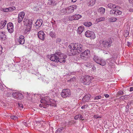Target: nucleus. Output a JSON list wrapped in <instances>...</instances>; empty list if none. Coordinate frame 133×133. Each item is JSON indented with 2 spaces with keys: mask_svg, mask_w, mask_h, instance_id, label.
Here are the masks:
<instances>
[{
  "mask_svg": "<svg viewBox=\"0 0 133 133\" xmlns=\"http://www.w3.org/2000/svg\"><path fill=\"white\" fill-rule=\"evenodd\" d=\"M85 36L88 37H91V39H94L96 37L94 33L91 31L88 30L85 32Z\"/></svg>",
  "mask_w": 133,
  "mask_h": 133,
  "instance_id": "nucleus-13",
  "label": "nucleus"
},
{
  "mask_svg": "<svg viewBox=\"0 0 133 133\" xmlns=\"http://www.w3.org/2000/svg\"><path fill=\"white\" fill-rule=\"evenodd\" d=\"M133 90V87H130V91H132Z\"/></svg>",
  "mask_w": 133,
  "mask_h": 133,
  "instance_id": "nucleus-59",
  "label": "nucleus"
},
{
  "mask_svg": "<svg viewBox=\"0 0 133 133\" xmlns=\"http://www.w3.org/2000/svg\"><path fill=\"white\" fill-rule=\"evenodd\" d=\"M95 0H87V5L88 6H92L95 4Z\"/></svg>",
  "mask_w": 133,
  "mask_h": 133,
  "instance_id": "nucleus-19",
  "label": "nucleus"
},
{
  "mask_svg": "<svg viewBox=\"0 0 133 133\" xmlns=\"http://www.w3.org/2000/svg\"><path fill=\"white\" fill-rule=\"evenodd\" d=\"M84 29V27L82 26L79 27L77 29V32L79 34H81Z\"/></svg>",
  "mask_w": 133,
  "mask_h": 133,
  "instance_id": "nucleus-24",
  "label": "nucleus"
},
{
  "mask_svg": "<svg viewBox=\"0 0 133 133\" xmlns=\"http://www.w3.org/2000/svg\"><path fill=\"white\" fill-rule=\"evenodd\" d=\"M105 19V18L104 17H101L97 19L96 20V21L97 22H98L101 21H104Z\"/></svg>",
  "mask_w": 133,
  "mask_h": 133,
  "instance_id": "nucleus-36",
  "label": "nucleus"
},
{
  "mask_svg": "<svg viewBox=\"0 0 133 133\" xmlns=\"http://www.w3.org/2000/svg\"><path fill=\"white\" fill-rule=\"evenodd\" d=\"M125 96H122V97H121L119 98L120 99H125Z\"/></svg>",
  "mask_w": 133,
  "mask_h": 133,
  "instance_id": "nucleus-55",
  "label": "nucleus"
},
{
  "mask_svg": "<svg viewBox=\"0 0 133 133\" xmlns=\"http://www.w3.org/2000/svg\"><path fill=\"white\" fill-rule=\"evenodd\" d=\"M61 40L60 38H57L56 40V42L57 43H60L61 42Z\"/></svg>",
  "mask_w": 133,
  "mask_h": 133,
  "instance_id": "nucleus-52",
  "label": "nucleus"
},
{
  "mask_svg": "<svg viewBox=\"0 0 133 133\" xmlns=\"http://www.w3.org/2000/svg\"><path fill=\"white\" fill-rule=\"evenodd\" d=\"M71 94V91L68 89H63L61 93V96L63 98H65L70 96Z\"/></svg>",
  "mask_w": 133,
  "mask_h": 133,
  "instance_id": "nucleus-7",
  "label": "nucleus"
},
{
  "mask_svg": "<svg viewBox=\"0 0 133 133\" xmlns=\"http://www.w3.org/2000/svg\"><path fill=\"white\" fill-rule=\"evenodd\" d=\"M3 11L5 12H8L9 11V8L3 9Z\"/></svg>",
  "mask_w": 133,
  "mask_h": 133,
  "instance_id": "nucleus-48",
  "label": "nucleus"
},
{
  "mask_svg": "<svg viewBox=\"0 0 133 133\" xmlns=\"http://www.w3.org/2000/svg\"><path fill=\"white\" fill-rule=\"evenodd\" d=\"M18 92H13L12 94L13 97L15 99H17Z\"/></svg>",
  "mask_w": 133,
  "mask_h": 133,
  "instance_id": "nucleus-33",
  "label": "nucleus"
},
{
  "mask_svg": "<svg viewBox=\"0 0 133 133\" xmlns=\"http://www.w3.org/2000/svg\"><path fill=\"white\" fill-rule=\"evenodd\" d=\"M7 28L8 31L10 33H12L14 31V26L13 24L9 22L7 24Z\"/></svg>",
  "mask_w": 133,
  "mask_h": 133,
  "instance_id": "nucleus-14",
  "label": "nucleus"
},
{
  "mask_svg": "<svg viewBox=\"0 0 133 133\" xmlns=\"http://www.w3.org/2000/svg\"><path fill=\"white\" fill-rule=\"evenodd\" d=\"M94 118H98V116L97 115H94Z\"/></svg>",
  "mask_w": 133,
  "mask_h": 133,
  "instance_id": "nucleus-61",
  "label": "nucleus"
},
{
  "mask_svg": "<svg viewBox=\"0 0 133 133\" xmlns=\"http://www.w3.org/2000/svg\"><path fill=\"white\" fill-rule=\"evenodd\" d=\"M38 36L40 39L43 40L45 39V35L43 31H40L38 32Z\"/></svg>",
  "mask_w": 133,
  "mask_h": 133,
  "instance_id": "nucleus-16",
  "label": "nucleus"
},
{
  "mask_svg": "<svg viewBox=\"0 0 133 133\" xmlns=\"http://www.w3.org/2000/svg\"><path fill=\"white\" fill-rule=\"evenodd\" d=\"M24 36L23 35L19 36V38H18V41L20 44H23L24 43L25 39Z\"/></svg>",
  "mask_w": 133,
  "mask_h": 133,
  "instance_id": "nucleus-17",
  "label": "nucleus"
},
{
  "mask_svg": "<svg viewBox=\"0 0 133 133\" xmlns=\"http://www.w3.org/2000/svg\"><path fill=\"white\" fill-rule=\"evenodd\" d=\"M99 43L100 46H104V41L103 40H100L99 41Z\"/></svg>",
  "mask_w": 133,
  "mask_h": 133,
  "instance_id": "nucleus-40",
  "label": "nucleus"
},
{
  "mask_svg": "<svg viewBox=\"0 0 133 133\" xmlns=\"http://www.w3.org/2000/svg\"><path fill=\"white\" fill-rule=\"evenodd\" d=\"M113 40V38L110 37L108 39L105 40L104 41V46L107 48L110 47L112 43Z\"/></svg>",
  "mask_w": 133,
  "mask_h": 133,
  "instance_id": "nucleus-11",
  "label": "nucleus"
},
{
  "mask_svg": "<svg viewBox=\"0 0 133 133\" xmlns=\"http://www.w3.org/2000/svg\"><path fill=\"white\" fill-rule=\"evenodd\" d=\"M9 70L12 71V72L16 71V70H14V68L13 67H10V68H9Z\"/></svg>",
  "mask_w": 133,
  "mask_h": 133,
  "instance_id": "nucleus-49",
  "label": "nucleus"
},
{
  "mask_svg": "<svg viewBox=\"0 0 133 133\" xmlns=\"http://www.w3.org/2000/svg\"><path fill=\"white\" fill-rule=\"evenodd\" d=\"M104 95L106 98H108L109 96V95L108 94H104Z\"/></svg>",
  "mask_w": 133,
  "mask_h": 133,
  "instance_id": "nucleus-57",
  "label": "nucleus"
},
{
  "mask_svg": "<svg viewBox=\"0 0 133 133\" xmlns=\"http://www.w3.org/2000/svg\"><path fill=\"white\" fill-rule=\"evenodd\" d=\"M48 3L49 5L53 6L56 5V4L55 0H48Z\"/></svg>",
  "mask_w": 133,
  "mask_h": 133,
  "instance_id": "nucleus-23",
  "label": "nucleus"
},
{
  "mask_svg": "<svg viewBox=\"0 0 133 133\" xmlns=\"http://www.w3.org/2000/svg\"><path fill=\"white\" fill-rule=\"evenodd\" d=\"M76 0H72V1L73 2H76Z\"/></svg>",
  "mask_w": 133,
  "mask_h": 133,
  "instance_id": "nucleus-64",
  "label": "nucleus"
},
{
  "mask_svg": "<svg viewBox=\"0 0 133 133\" xmlns=\"http://www.w3.org/2000/svg\"><path fill=\"white\" fill-rule=\"evenodd\" d=\"M6 96L7 97H9L10 96V92H7L6 95Z\"/></svg>",
  "mask_w": 133,
  "mask_h": 133,
  "instance_id": "nucleus-56",
  "label": "nucleus"
},
{
  "mask_svg": "<svg viewBox=\"0 0 133 133\" xmlns=\"http://www.w3.org/2000/svg\"><path fill=\"white\" fill-rule=\"evenodd\" d=\"M77 6L76 5H74L69 6L68 8H66V14H70L73 13L75 9L77 8Z\"/></svg>",
  "mask_w": 133,
  "mask_h": 133,
  "instance_id": "nucleus-9",
  "label": "nucleus"
},
{
  "mask_svg": "<svg viewBox=\"0 0 133 133\" xmlns=\"http://www.w3.org/2000/svg\"><path fill=\"white\" fill-rule=\"evenodd\" d=\"M41 103H42V107L44 108H46L49 105L51 107H57V105L55 104L51 103L50 98L48 97H45L44 99H42L41 101Z\"/></svg>",
  "mask_w": 133,
  "mask_h": 133,
  "instance_id": "nucleus-2",
  "label": "nucleus"
},
{
  "mask_svg": "<svg viewBox=\"0 0 133 133\" xmlns=\"http://www.w3.org/2000/svg\"><path fill=\"white\" fill-rule=\"evenodd\" d=\"M75 123V122L72 120H70V121H69L68 122V123L69 125H72V124L74 123Z\"/></svg>",
  "mask_w": 133,
  "mask_h": 133,
  "instance_id": "nucleus-44",
  "label": "nucleus"
},
{
  "mask_svg": "<svg viewBox=\"0 0 133 133\" xmlns=\"http://www.w3.org/2000/svg\"><path fill=\"white\" fill-rule=\"evenodd\" d=\"M76 78V77H74L69 79V81H73L75 80Z\"/></svg>",
  "mask_w": 133,
  "mask_h": 133,
  "instance_id": "nucleus-47",
  "label": "nucleus"
},
{
  "mask_svg": "<svg viewBox=\"0 0 133 133\" xmlns=\"http://www.w3.org/2000/svg\"><path fill=\"white\" fill-rule=\"evenodd\" d=\"M68 19L70 21L75 20L74 15L72 16H69L68 17Z\"/></svg>",
  "mask_w": 133,
  "mask_h": 133,
  "instance_id": "nucleus-38",
  "label": "nucleus"
},
{
  "mask_svg": "<svg viewBox=\"0 0 133 133\" xmlns=\"http://www.w3.org/2000/svg\"><path fill=\"white\" fill-rule=\"evenodd\" d=\"M81 114H78L76 115L74 117V119L75 120H77L78 119L82 120L83 118Z\"/></svg>",
  "mask_w": 133,
  "mask_h": 133,
  "instance_id": "nucleus-27",
  "label": "nucleus"
},
{
  "mask_svg": "<svg viewBox=\"0 0 133 133\" xmlns=\"http://www.w3.org/2000/svg\"><path fill=\"white\" fill-rule=\"evenodd\" d=\"M80 80L81 82L85 85H89L91 83V81L93 79V77L88 75L81 77Z\"/></svg>",
  "mask_w": 133,
  "mask_h": 133,
  "instance_id": "nucleus-3",
  "label": "nucleus"
},
{
  "mask_svg": "<svg viewBox=\"0 0 133 133\" xmlns=\"http://www.w3.org/2000/svg\"><path fill=\"white\" fill-rule=\"evenodd\" d=\"M10 118L11 119L14 120H15L17 118V117L16 116L14 115L10 116Z\"/></svg>",
  "mask_w": 133,
  "mask_h": 133,
  "instance_id": "nucleus-45",
  "label": "nucleus"
},
{
  "mask_svg": "<svg viewBox=\"0 0 133 133\" xmlns=\"http://www.w3.org/2000/svg\"><path fill=\"white\" fill-rule=\"evenodd\" d=\"M72 44L73 45V47L77 49L80 53L83 50V46L81 44L76 43Z\"/></svg>",
  "mask_w": 133,
  "mask_h": 133,
  "instance_id": "nucleus-10",
  "label": "nucleus"
},
{
  "mask_svg": "<svg viewBox=\"0 0 133 133\" xmlns=\"http://www.w3.org/2000/svg\"><path fill=\"white\" fill-rule=\"evenodd\" d=\"M23 124L25 126L28 127L29 126V124L27 123V122H26L25 121H24L22 122Z\"/></svg>",
  "mask_w": 133,
  "mask_h": 133,
  "instance_id": "nucleus-39",
  "label": "nucleus"
},
{
  "mask_svg": "<svg viewBox=\"0 0 133 133\" xmlns=\"http://www.w3.org/2000/svg\"><path fill=\"white\" fill-rule=\"evenodd\" d=\"M107 6L108 8L110 9L117 8V6L116 4L111 3L108 4Z\"/></svg>",
  "mask_w": 133,
  "mask_h": 133,
  "instance_id": "nucleus-22",
  "label": "nucleus"
},
{
  "mask_svg": "<svg viewBox=\"0 0 133 133\" xmlns=\"http://www.w3.org/2000/svg\"><path fill=\"white\" fill-rule=\"evenodd\" d=\"M92 24V23L91 22H84V25L87 27H89Z\"/></svg>",
  "mask_w": 133,
  "mask_h": 133,
  "instance_id": "nucleus-29",
  "label": "nucleus"
},
{
  "mask_svg": "<svg viewBox=\"0 0 133 133\" xmlns=\"http://www.w3.org/2000/svg\"><path fill=\"white\" fill-rule=\"evenodd\" d=\"M2 48L1 46L0 45V55L2 54Z\"/></svg>",
  "mask_w": 133,
  "mask_h": 133,
  "instance_id": "nucleus-53",
  "label": "nucleus"
},
{
  "mask_svg": "<svg viewBox=\"0 0 133 133\" xmlns=\"http://www.w3.org/2000/svg\"><path fill=\"white\" fill-rule=\"evenodd\" d=\"M117 20V19L115 17H111L109 18L108 20V21L109 22H114L116 21Z\"/></svg>",
  "mask_w": 133,
  "mask_h": 133,
  "instance_id": "nucleus-26",
  "label": "nucleus"
},
{
  "mask_svg": "<svg viewBox=\"0 0 133 133\" xmlns=\"http://www.w3.org/2000/svg\"><path fill=\"white\" fill-rule=\"evenodd\" d=\"M66 10H65V9H63L61 10L62 13H63V15L65 14L66 13Z\"/></svg>",
  "mask_w": 133,
  "mask_h": 133,
  "instance_id": "nucleus-42",
  "label": "nucleus"
},
{
  "mask_svg": "<svg viewBox=\"0 0 133 133\" xmlns=\"http://www.w3.org/2000/svg\"><path fill=\"white\" fill-rule=\"evenodd\" d=\"M75 20H78L82 17V16L79 14H75L74 15Z\"/></svg>",
  "mask_w": 133,
  "mask_h": 133,
  "instance_id": "nucleus-28",
  "label": "nucleus"
},
{
  "mask_svg": "<svg viewBox=\"0 0 133 133\" xmlns=\"http://www.w3.org/2000/svg\"><path fill=\"white\" fill-rule=\"evenodd\" d=\"M93 58L95 62H96L97 63L99 64L100 65L104 66L106 64V63L105 61L101 59L97 56L94 55Z\"/></svg>",
  "mask_w": 133,
  "mask_h": 133,
  "instance_id": "nucleus-8",
  "label": "nucleus"
},
{
  "mask_svg": "<svg viewBox=\"0 0 133 133\" xmlns=\"http://www.w3.org/2000/svg\"><path fill=\"white\" fill-rule=\"evenodd\" d=\"M129 2L130 3H133V0H129Z\"/></svg>",
  "mask_w": 133,
  "mask_h": 133,
  "instance_id": "nucleus-58",
  "label": "nucleus"
},
{
  "mask_svg": "<svg viewBox=\"0 0 133 133\" xmlns=\"http://www.w3.org/2000/svg\"><path fill=\"white\" fill-rule=\"evenodd\" d=\"M0 39L2 41H4L6 39V35L4 32H0Z\"/></svg>",
  "mask_w": 133,
  "mask_h": 133,
  "instance_id": "nucleus-20",
  "label": "nucleus"
},
{
  "mask_svg": "<svg viewBox=\"0 0 133 133\" xmlns=\"http://www.w3.org/2000/svg\"><path fill=\"white\" fill-rule=\"evenodd\" d=\"M129 35V32L128 31L126 30L124 34V36L125 37H127Z\"/></svg>",
  "mask_w": 133,
  "mask_h": 133,
  "instance_id": "nucleus-41",
  "label": "nucleus"
},
{
  "mask_svg": "<svg viewBox=\"0 0 133 133\" xmlns=\"http://www.w3.org/2000/svg\"><path fill=\"white\" fill-rule=\"evenodd\" d=\"M7 21L5 20L4 21H2L1 22H2V25L0 27L1 29H2L5 26L7 23Z\"/></svg>",
  "mask_w": 133,
  "mask_h": 133,
  "instance_id": "nucleus-30",
  "label": "nucleus"
},
{
  "mask_svg": "<svg viewBox=\"0 0 133 133\" xmlns=\"http://www.w3.org/2000/svg\"><path fill=\"white\" fill-rule=\"evenodd\" d=\"M23 22L24 23V25L26 26L25 30V32L27 33L31 30L33 21L32 20L26 19L25 18L23 19Z\"/></svg>",
  "mask_w": 133,
  "mask_h": 133,
  "instance_id": "nucleus-4",
  "label": "nucleus"
},
{
  "mask_svg": "<svg viewBox=\"0 0 133 133\" xmlns=\"http://www.w3.org/2000/svg\"><path fill=\"white\" fill-rule=\"evenodd\" d=\"M43 22L42 19H39L37 20V21L35 23L36 26L38 28L41 27L42 24Z\"/></svg>",
  "mask_w": 133,
  "mask_h": 133,
  "instance_id": "nucleus-21",
  "label": "nucleus"
},
{
  "mask_svg": "<svg viewBox=\"0 0 133 133\" xmlns=\"http://www.w3.org/2000/svg\"><path fill=\"white\" fill-rule=\"evenodd\" d=\"M109 13L110 15H113L114 16H116L121 15L122 14V12L117 9H112L110 11Z\"/></svg>",
  "mask_w": 133,
  "mask_h": 133,
  "instance_id": "nucleus-12",
  "label": "nucleus"
},
{
  "mask_svg": "<svg viewBox=\"0 0 133 133\" xmlns=\"http://www.w3.org/2000/svg\"><path fill=\"white\" fill-rule=\"evenodd\" d=\"M18 106L20 108H21L23 109V105L22 104L18 103Z\"/></svg>",
  "mask_w": 133,
  "mask_h": 133,
  "instance_id": "nucleus-51",
  "label": "nucleus"
},
{
  "mask_svg": "<svg viewBox=\"0 0 133 133\" xmlns=\"http://www.w3.org/2000/svg\"><path fill=\"white\" fill-rule=\"evenodd\" d=\"M72 44L71 43L69 46V47L70 49V51L69 50L68 52L69 53V56L75 55H78L80 53L78 51L73 47Z\"/></svg>",
  "mask_w": 133,
  "mask_h": 133,
  "instance_id": "nucleus-5",
  "label": "nucleus"
},
{
  "mask_svg": "<svg viewBox=\"0 0 133 133\" xmlns=\"http://www.w3.org/2000/svg\"><path fill=\"white\" fill-rule=\"evenodd\" d=\"M24 97L23 95L21 93L18 92V95L17 99H21Z\"/></svg>",
  "mask_w": 133,
  "mask_h": 133,
  "instance_id": "nucleus-31",
  "label": "nucleus"
},
{
  "mask_svg": "<svg viewBox=\"0 0 133 133\" xmlns=\"http://www.w3.org/2000/svg\"><path fill=\"white\" fill-rule=\"evenodd\" d=\"M105 9L103 7H102L99 8L98 9V12H99L101 14H103L105 11Z\"/></svg>",
  "mask_w": 133,
  "mask_h": 133,
  "instance_id": "nucleus-25",
  "label": "nucleus"
},
{
  "mask_svg": "<svg viewBox=\"0 0 133 133\" xmlns=\"http://www.w3.org/2000/svg\"><path fill=\"white\" fill-rule=\"evenodd\" d=\"M92 69L93 71L95 70L96 69L95 67H92Z\"/></svg>",
  "mask_w": 133,
  "mask_h": 133,
  "instance_id": "nucleus-62",
  "label": "nucleus"
},
{
  "mask_svg": "<svg viewBox=\"0 0 133 133\" xmlns=\"http://www.w3.org/2000/svg\"><path fill=\"white\" fill-rule=\"evenodd\" d=\"M109 65L110 66H114V64L111 63H109Z\"/></svg>",
  "mask_w": 133,
  "mask_h": 133,
  "instance_id": "nucleus-54",
  "label": "nucleus"
},
{
  "mask_svg": "<svg viewBox=\"0 0 133 133\" xmlns=\"http://www.w3.org/2000/svg\"><path fill=\"white\" fill-rule=\"evenodd\" d=\"M91 97V95L90 94L85 95L82 98V101L83 102H85L88 101Z\"/></svg>",
  "mask_w": 133,
  "mask_h": 133,
  "instance_id": "nucleus-18",
  "label": "nucleus"
},
{
  "mask_svg": "<svg viewBox=\"0 0 133 133\" xmlns=\"http://www.w3.org/2000/svg\"><path fill=\"white\" fill-rule=\"evenodd\" d=\"M64 128L61 127L58 128L56 131L55 133H61V131L63 130Z\"/></svg>",
  "mask_w": 133,
  "mask_h": 133,
  "instance_id": "nucleus-32",
  "label": "nucleus"
},
{
  "mask_svg": "<svg viewBox=\"0 0 133 133\" xmlns=\"http://www.w3.org/2000/svg\"><path fill=\"white\" fill-rule=\"evenodd\" d=\"M101 96H96L94 98V100H98L101 98Z\"/></svg>",
  "mask_w": 133,
  "mask_h": 133,
  "instance_id": "nucleus-46",
  "label": "nucleus"
},
{
  "mask_svg": "<svg viewBox=\"0 0 133 133\" xmlns=\"http://www.w3.org/2000/svg\"><path fill=\"white\" fill-rule=\"evenodd\" d=\"M3 87V86L0 82V89H2Z\"/></svg>",
  "mask_w": 133,
  "mask_h": 133,
  "instance_id": "nucleus-60",
  "label": "nucleus"
},
{
  "mask_svg": "<svg viewBox=\"0 0 133 133\" xmlns=\"http://www.w3.org/2000/svg\"><path fill=\"white\" fill-rule=\"evenodd\" d=\"M129 11L131 12V11H133V9H130L129 10Z\"/></svg>",
  "mask_w": 133,
  "mask_h": 133,
  "instance_id": "nucleus-63",
  "label": "nucleus"
},
{
  "mask_svg": "<svg viewBox=\"0 0 133 133\" xmlns=\"http://www.w3.org/2000/svg\"><path fill=\"white\" fill-rule=\"evenodd\" d=\"M88 106V105H83L81 107V108L82 109H83L85 108H87Z\"/></svg>",
  "mask_w": 133,
  "mask_h": 133,
  "instance_id": "nucleus-50",
  "label": "nucleus"
},
{
  "mask_svg": "<svg viewBox=\"0 0 133 133\" xmlns=\"http://www.w3.org/2000/svg\"><path fill=\"white\" fill-rule=\"evenodd\" d=\"M124 94L123 91L121 90L119 91L116 94V96L117 97L119 96V95H123Z\"/></svg>",
  "mask_w": 133,
  "mask_h": 133,
  "instance_id": "nucleus-37",
  "label": "nucleus"
},
{
  "mask_svg": "<svg viewBox=\"0 0 133 133\" xmlns=\"http://www.w3.org/2000/svg\"><path fill=\"white\" fill-rule=\"evenodd\" d=\"M9 11H12L16 9V8L14 6L9 8Z\"/></svg>",
  "mask_w": 133,
  "mask_h": 133,
  "instance_id": "nucleus-43",
  "label": "nucleus"
},
{
  "mask_svg": "<svg viewBox=\"0 0 133 133\" xmlns=\"http://www.w3.org/2000/svg\"><path fill=\"white\" fill-rule=\"evenodd\" d=\"M90 55V50H87L81 53L80 55V57L82 59L87 60L89 57Z\"/></svg>",
  "mask_w": 133,
  "mask_h": 133,
  "instance_id": "nucleus-6",
  "label": "nucleus"
},
{
  "mask_svg": "<svg viewBox=\"0 0 133 133\" xmlns=\"http://www.w3.org/2000/svg\"><path fill=\"white\" fill-rule=\"evenodd\" d=\"M78 73H79V72L78 71H76L75 72H72V74L73 75H76L77 76H78V75H80L79 77H80V76H82V74L81 73H80L79 74V75Z\"/></svg>",
  "mask_w": 133,
  "mask_h": 133,
  "instance_id": "nucleus-35",
  "label": "nucleus"
},
{
  "mask_svg": "<svg viewBox=\"0 0 133 133\" xmlns=\"http://www.w3.org/2000/svg\"><path fill=\"white\" fill-rule=\"evenodd\" d=\"M25 14L24 12H20L18 15V22L19 23H20L23 20Z\"/></svg>",
  "mask_w": 133,
  "mask_h": 133,
  "instance_id": "nucleus-15",
  "label": "nucleus"
},
{
  "mask_svg": "<svg viewBox=\"0 0 133 133\" xmlns=\"http://www.w3.org/2000/svg\"><path fill=\"white\" fill-rule=\"evenodd\" d=\"M67 57L66 55H64L60 52H56L55 54H51L49 57L51 61L55 62H59L60 63H64Z\"/></svg>",
  "mask_w": 133,
  "mask_h": 133,
  "instance_id": "nucleus-1",
  "label": "nucleus"
},
{
  "mask_svg": "<svg viewBox=\"0 0 133 133\" xmlns=\"http://www.w3.org/2000/svg\"><path fill=\"white\" fill-rule=\"evenodd\" d=\"M49 35L52 37L55 38L56 36V34L53 31H50V32Z\"/></svg>",
  "mask_w": 133,
  "mask_h": 133,
  "instance_id": "nucleus-34",
  "label": "nucleus"
}]
</instances>
